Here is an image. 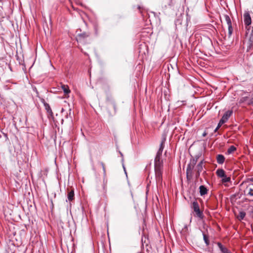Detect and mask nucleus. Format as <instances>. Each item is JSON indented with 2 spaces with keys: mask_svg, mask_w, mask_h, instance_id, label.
<instances>
[{
  "mask_svg": "<svg viewBox=\"0 0 253 253\" xmlns=\"http://www.w3.org/2000/svg\"><path fill=\"white\" fill-rule=\"evenodd\" d=\"M191 208L193 209L194 212H195V216H197L200 219L203 218L204 214L203 211L200 210L199 204L196 201H194L192 202Z\"/></svg>",
  "mask_w": 253,
  "mask_h": 253,
  "instance_id": "obj_1",
  "label": "nucleus"
},
{
  "mask_svg": "<svg viewBox=\"0 0 253 253\" xmlns=\"http://www.w3.org/2000/svg\"><path fill=\"white\" fill-rule=\"evenodd\" d=\"M108 112L111 116L115 115L117 112L116 105L113 101H111L108 104Z\"/></svg>",
  "mask_w": 253,
  "mask_h": 253,
  "instance_id": "obj_2",
  "label": "nucleus"
},
{
  "mask_svg": "<svg viewBox=\"0 0 253 253\" xmlns=\"http://www.w3.org/2000/svg\"><path fill=\"white\" fill-rule=\"evenodd\" d=\"M155 170H163V160L162 159H155Z\"/></svg>",
  "mask_w": 253,
  "mask_h": 253,
  "instance_id": "obj_3",
  "label": "nucleus"
},
{
  "mask_svg": "<svg viewBox=\"0 0 253 253\" xmlns=\"http://www.w3.org/2000/svg\"><path fill=\"white\" fill-rule=\"evenodd\" d=\"M233 114L232 110H228L223 114L220 121L221 124L225 123Z\"/></svg>",
  "mask_w": 253,
  "mask_h": 253,
  "instance_id": "obj_4",
  "label": "nucleus"
},
{
  "mask_svg": "<svg viewBox=\"0 0 253 253\" xmlns=\"http://www.w3.org/2000/svg\"><path fill=\"white\" fill-rule=\"evenodd\" d=\"M162 172L163 170H155L156 180L158 184L162 183Z\"/></svg>",
  "mask_w": 253,
  "mask_h": 253,
  "instance_id": "obj_5",
  "label": "nucleus"
},
{
  "mask_svg": "<svg viewBox=\"0 0 253 253\" xmlns=\"http://www.w3.org/2000/svg\"><path fill=\"white\" fill-rule=\"evenodd\" d=\"M244 22L246 26L250 25L252 23V19L249 12H246L244 14Z\"/></svg>",
  "mask_w": 253,
  "mask_h": 253,
  "instance_id": "obj_6",
  "label": "nucleus"
},
{
  "mask_svg": "<svg viewBox=\"0 0 253 253\" xmlns=\"http://www.w3.org/2000/svg\"><path fill=\"white\" fill-rule=\"evenodd\" d=\"M89 35L88 33L85 32L80 34L77 37V41L78 42H84V40L87 38Z\"/></svg>",
  "mask_w": 253,
  "mask_h": 253,
  "instance_id": "obj_7",
  "label": "nucleus"
},
{
  "mask_svg": "<svg viewBox=\"0 0 253 253\" xmlns=\"http://www.w3.org/2000/svg\"><path fill=\"white\" fill-rule=\"evenodd\" d=\"M44 106L45 107V109L46 110V112L48 114V117L49 118H53V112L49 104L46 103H44Z\"/></svg>",
  "mask_w": 253,
  "mask_h": 253,
  "instance_id": "obj_8",
  "label": "nucleus"
},
{
  "mask_svg": "<svg viewBox=\"0 0 253 253\" xmlns=\"http://www.w3.org/2000/svg\"><path fill=\"white\" fill-rule=\"evenodd\" d=\"M68 194H67V199L69 201L71 202L74 200V191L73 189L69 190V189H67Z\"/></svg>",
  "mask_w": 253,
  "mask_h": 253,
  "instance_id": "obj_9",
  "label": "nucleus"
},
{
  "mask_svg": "<svg viewBox=\"0 0 253 253\" xmlns=\"http://www.w3.org/2000/svg\"><path fill=\"white\" fill-rule=\"evenodd\" d=\"M217 246L222 253H232L227 248L224 247L220 243H217Z\"/></svg>",
  "mask_w": 253,
  "mask_h": 253,
  "instance_id": "obj_10",
  "label": "nucleus"
},
{
  "mask_svg": "<svg viewBox=\"0 0 253 253\" xmlns=\"http://www.w3.org/2000/svg\"><path fill=\"white\" fill-rule=\"evenodd\" d=\"M216 160L218 164H223L225 161V157L223 155L218 154L216 156Z\"/></svg>",
  "mask_w": 253,
  "mask_h": 253,
  "instance_id": "obj_11",
  "label": "nucleus"
},
{
  "mask_svg": "<svg viewBox=\"0 0 253 253\" xmlns=\"http://www.w3.org/2000/svg\"><path fill=\"white\" fill-rule=\"evenodd\" d=\"M192 168L191 167L190 165H188L186 169V174H187V178L189 179L190 177H192Z\"/></svg>",
  "mask_w": 253,
  "mask_h": 253,
  "instance_id": "obj_12",
  "label": "nucleus"
},
{
  "mask_svg": "<svg viewBox=\"0 0 253 253\" xmlns=\"http://www.w3.org/2000/svg\"><path fill=\"white\" fill-rule=\"evenodd\" d=\"M200 193L201 196L205 195L207 193L208 190L206 187L204 185H201L199 187Z\"/></svg>",
  "mask_w": 253,
  "mask_h": 253,
  "instance_id": "obj_13",
  "label": "nucleus"
},
{
  "mask_svg": "<svg viewBox=\"0 0 253 253\" xmlns=\"http://www.w3.org/2000/svg\"><path fill=\"white\" fill-rule=\"evenodd\" d=\"M216 173L218 177L221 178L224 177L225 175V171L223 169H218L216 171Z\"/></svg>",
  "mask_w": 253,
  "mask_h": 253,
  "instance_id": "obj_14",
  "label": "nucleus"
},
{
  "mask_svg": "<svg viewBox=\"0 0 253 253\" xmlns=\"http://www.w3.org/2000/svg\"><path fill=\"white\" fill-rule=\"evenodd\" d=\"M203 163L204 161H201L197 166V171L199 172H202L203 169Z\"/></svg>",
  "mask_w": 253,
  "mask_h": 253,
  "instance_id": "obj_15",
  "label": "nucleus"
},
{
  "mask_svg": "<svg viewBox=\"0 0 253 253\" xmlns=\"http://www.w3.org/2000/svg\"><path fill=\"white\" fill-rule=\"evenodd\" d=\"M61 87L65 94H68L70 92V90L68 85L62 84Z\"/></svg>",
  "mask_w": 253,
  "mask_h": 253,
  "instance_id": "obj_16",
  "label": "nucleus"
},
{
  "mask_svg": "<svg viewBox=\"0 0 253 253\" xmlns=\"http://www.w3.org/2000/svg\"><path fill=\"white\" fill-rule=\"evenodd\" d=\"M236 150V148L234 146H233V145L230 146L227 150V154H231Z\"/></svg>",
  "mask_w": 253,
  "mask_h": 253,
  "instance_id": "obj_17",
  "label": "nucleus"
},
{
  "mask_svg": "<svg viewBox=\"0 0 253 253\" xmlns=\"http://www.w3.org/2000/svg\"><path fill=\"white\" fill-rule=\"evenodd\" d=\"M246 216V212L242 211H240L237 216V218L239 220H243Z\"/></svg>",
  "mask_w": 253,
  "mask_h": 253,
  "instance_id": "obj_18",
  "label": "nucleus"
},
{
  "mask_svg": "<svg viewBox=\"0 0 253 253\" xmlns=\"http://www.w3.org/2000/svg\"><path fill=\"white\" fill-rule=\"evenodd\" d=\"M224 18H225V20L227 23V25L228 26L232 25V22H231V19H230V18L229 17V16L228 15H225Z\"/></svg>",
  "mask_w": 253,
  "mask_h": 253,
  "instance_id": "obj_19",
  "label": "nucleus"
},
{
  "mask_svg": "<svg viewBox=\"0 0 253 253\" xmlns=\"http://www.w3.org/2000/svg\"><path fill=\"white\" fill-rule=\"evenodd\" d=\"M172 0H163V4L166 7L167 5L170 6L172 4Z\"/></svg>",
  "mask_w": 253,
  "mask_h": 253,
  "instance_id": "obj_20",
  "label": "nucleus"
},
{
  "mask_svg": "<svg viewBox=\"0 0 253 253\" xmlns=\"http://www.w3.org/2000/svg\"><path fill=\"white\" fill-rule=\"evenodd\" d=\"M222 183L228 182L230 181V177L227 176L226 175L224 177H222Z\"/></svg>",
  "mask_w": 253,
  "mask_h": 253,
  "instance_id": "obj_21",
  "label": "nucleus"
},
{
  "mask_svg": "<svg viewBox=\"0 0 253 253\" xmlns=\"http://www.w3.org/2000/svg\"><path fill=\"white\" fill-rule=\"evenodd\" d=\"M204 240L207 246L210 244V241L209 240V237L205 234L203 233Z\"/></svg>",
  "mask_w": 253,
  "mask_h": 253,
  "instance_id": "obj_22",
  "label": "nucleus"
},
{
  "mask_svg": "<svg viewBox=\"0 0 253 253\" xmlns=\"http://www.w3.org/2000/svg\"><path fill=\"white\" fill-rule=\"evenodd\" d=\"M162 150H158L155 159H162Z\"/></svg>",
  "mask_w": 253,
  "mask_h": 253,
  "instance_id": "obj_23",
  "label": "nucleus"
},
{
  "mask_svg": "<svg viewBox=\"0 0 253 253\" xmlns=\"http://www.w3.org/2000/svg\"><path fill=\"white\" fill-rule=\"evenodd\" d=\"M228 36H229V37H230L231 36L232 32H233V28H232V25L228 26Z\"/></svg>",
  "mask_w": 253,
  "mask_h": 253,
  "instance_id": "obj_24",
  "label": "nucleus"
},
{
  "mask_svg": "<svg viewBox=\"0 0 253 253\" xmlns=\"http://www.w3.org/2000/svg\"><path fill=\"white\" fill-rule=\"evenodd\" d=\"M248 191L247 195L250 196H253V189L252 188H249L247 189Z\"/></svg>",
  "mask_w": 253,
  "mask_h": 253,
  "instance_id": "obj_25",
  "label": "nucleus"
},
{
  "mask_svg": "<svg viewBox=\"0 0 253 253\" xmlns=\"http://www.w3.org/2000/svg\"><path fill=\"white\" fill-rule=\"evenodd\" d=\"M223 124H221V122L219 121V123L218 124V125L217 126H216V127L215 128V129H214V132H216L217 131V130L220 127V126L223 125Z\"/></svg>",
  "mask_w": 253,
  "mask_h": 253,
  "instance_id": "obj_26",
  "label": "nucleus"
},
{
  "mask_svg": "<svg viewBox=\"0 0 253 253\" xmlns=\"http://www.w3.org/2000/svg\"><path fill=\"white\" fill-rule=\"evenodd\" d=\"M100 164H101V166L102 167L103 172H104V175H105V174H106V170H105V165H104V164L102 162H101Z\"/></svg>",
  "mask_w": 253,
  "mask_h": 253,
  "instance_id": "obj_27",
  "label": "nucleus"
},
{
  "mask_svg": "<svg viewBox=\"0 0 253 253\" xmlns=\"http://www.w3.org/2000/svg\"><path fill=\"white\" fill-rule=\"evenodd\" d=\"M164 148V145L163 142H162L160 144V148H159V150L163 151Z\"/></svg>",
  "mask_w": 253,
  "mask_h": 253,
  "instance_id": "obj_28",
  "label": "nucleus"
},
{
  "mask_svg": "<svg viewBox=\"0 0 253 253\" xmlns=\"http://www.w3.org/2000/svg\"><path fill=\"white\" fill-rule=\"evenodd\" d=\"M201 172H199L198 171H197V173L195 175V177L197 179H198L199 177Z\"/></svg>",
  "mask_w": 253,
  "mask_h": 253,
  "instance_id": "obj_29",
  "label": "nucleus"
},
{
  "mask_svg": "<svg viewBox=\"0 0 253 253\" xmlns=\"http://www.w3.org/2000/svg\"><path fill=\"white\" fill-rule=\"evenodd\" d=\"M249 104L253 105V97L250 99Z\"/></svg>",
  "mask_w": 253,
  "mask_h": 253,
  "instance_id": "obj_30",
  "label": "nucleus"
},
{
  "mask_svg": "<svg viewBox=\"0 0 253 253\" xmlns=\"http://www.w3.org/2000/svg\"><path fill=\"white\" fill-rule=\"evenodd\" d=\"M207 133L206 131H205L203 133V136H206L207 135Z\"/></svg>",
  "mask_w": 253,
  "mask_h": 253,
  "instance_id": "obj_31",
  "label": "nucleus"
},
{
  "mask_svg": "<svg viewBox=\"0 0 253 253\" xmlns=\"http://www.w3.org/2000/svg\"><path fill=\"white\" fill-rule=\"evenodd\" d=\"M193 163L194 165H195L196 163V161L193 160Z\"/></svg>",
  "mask_w": 253,
  "mask_h": 253,
  "instance_id": "obj_32",
  "label": "nucleus"
},
{
  "mask_svg": "<svg viewBox=\"0 0 253 253\" xmlns=\"http://www.w3.org/2000/svg\"><path fill=\"white\" fill-rule=\"evenodd\" d=\"M63 111H64V109H63V108H62V110H61V112H63Z\"/></svg>",
  "mask_w": 253,
  "mask_h": 253,
  "instance_id": "obj_33",
  "label": "nucleus"
},
{
  "mask_svg": "<svg viewBox=\"0 0 253 253\" xmlns=\"http://www.w3.org/2000/svg\"><path fill=\"white\" fill-rule=\"evenodd\" d=\"M120 154H121V156H123V154H122V153L121 152H120Z\"/></svg>",
  "mask_w": 253,
  "mask_h": 253,
  "instance_id": "obj_34",
  "label": "nucleus"
},
{
  "mask_svg": "<svg viewBox=\"0 0 253 253\" xmlns=\"http://www.w3.org/2000/svg\"><path fill=\"white\" fill-rule=\"evenodd\" d=\"M69 111H70V113H71V109H70V110H69Z\"/></svg>",
  "mask_w": 253,
  "mask_h": 253,
  "instance_id": "obj_35",
  "label": "nucleus"
},
{
  "mask_svg": "<svg viewBox=\"0 0 253 253\" xmlns=\"http://www.w3.org/2000/svg\"><path fill=\"white\" fill-rule=\"evenodd\" d=\"M123 167H124V170H125V167H124V166H123Z\"/></svg>",
  "mask_w": 253,
  "mask_h": 253,
  "instance_id": "obj_36",
  "label": "nucleus"
},
{
  "mask_svg": "<svg viewBox=\"0 0 253 253\" xmlns=\"http://www.w3.org/2000/svg\"><path fill=\"white\" fill-rule=\"evenodd\" d=\"M252 181L253 182V178L252 179Z\"/></svg>",
  "mask_w": 253,
  "mask_h": 253,
  "instance_id": "obj_37",
  "label": "nucleus"
}]
</instances>
